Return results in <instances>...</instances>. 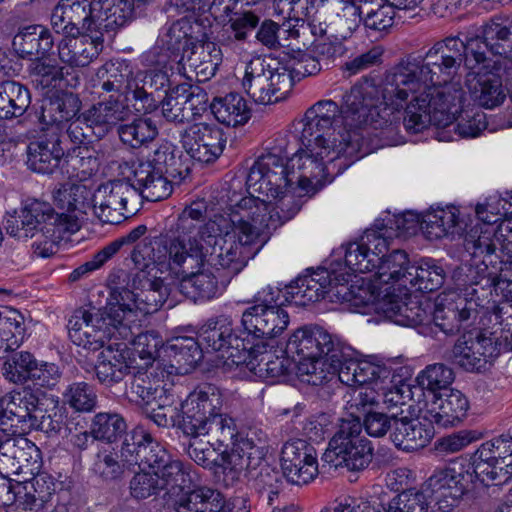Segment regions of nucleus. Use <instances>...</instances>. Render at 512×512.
Masks as SVG:
<instances>
[{
	"instance_id": "f257e3e1",
	"label": "nucleus",
	"mask_w": 512,
	"mask_h": 512,
	"mask_svg": "<svg viewBox=\"0 0 512 512\" xmlns=\"http://www.w3.org/2000/svg\"><path fill=\"white\" fill-rule=\"evenodd\" d=\"M468 56L465 38L449 36L437 41L423 57H407L386 72L380 82L382 99L408 132L451 123V109L464 96L454 77L462 63L466 66Z\"/></svg>"
},
{
	"instance_id": "f03ea898",
	"label": "nucleus",
	"mask_w": 512,
	"mask_h": 512,
	"mask_svg": "<svg viewBox=\"0 0 512 512\" xmlns=\"http://www.w3.org/2000/svg\"><path fill=\"white\" fill-rule=\"evenodd\" d=\"M209 391L195 389L181 402L183 432L193 438L207 436V444L221 449L232 441L230 452L221 453L222 468L232 479L246 469L258 466L267 452V434L258 428H249L235 434L234 420L216 409L221 397L213 386Z\"/></svg>"
},
{
	"instance_id": "7ed1b4c3",
	"label": "nucleus",
	"mask_w": 512,
	"mask_h": 512,
	"mask_svg": "<svg viewBox=\"0 0 512 512\" xmlns=\"http://www.w3.org/2000/svg\"><path fill=\"white\" fill-rule=\"evenodd\" d=\"M288 357H299L298 376H310L307 384H371V379L389 375L385 367L367 360L342 361L338 343L331 334L317 325L296 329L289 337L284 351Z\"/></svg>"
},
{
	"instance_id": "20e7f679",
	"label": "nucleus",
	"mask_w": 512,
	"mask_h": 512,
	"mask_svg": "<svg viewBox=\"0 0 512 512\" xmlns=\"http://www.w3.org/2000/svg\"><path fill=\"white\" fill-rule=\"evenodd\" d=\"M306 112L334 126L341 119L343 131L360 132L366 128L379 131L375 135L383 145L397 142L399 115L382 99L381 83L372 78L363 77L354 84L343 95L340 106L333 100H320Z\"/></svg>"
},
{
	"instance_id": "39448f33",
	"label": "nucleus",
	"mask_w": 512,
	"mask_h": 512,
	"mask_svg": "<svg viewBox=\"0 0 512 512\" xmlns=\"http://www.w3.org/2000/svg\"><path fill=\"white\" fill-rule=\"evenodd\" d=\"M121 455L128 466H144L154 471L168 500L189 488L191 477L188 468L180 460L172 458L143 426L135 427L126 435Z\"/></svg>"
},
{
	"instance_id": "423d86ee",
	"label": "nucleus",
	"mask_w": 512,
	"mask_h": 512,
	"mask_svg": "<svg viewBox=\"0 0 512 512\" xmlns=\"http://www.w3.org/2000/svg\"><path fill=\"white\" fill-rule=\"evenodd\" d=\"M280 290L267 286L254 296L253 305L245 309L241 317L243 333L249 345L251 357L267 351L268 341L279 337L288 328V312L278 304Z\"/></svg>"
},
{
	"instance_id": "0eeeda50",
	"label": "nucleus",
	"mask_w": 512,
	"mask_h": 512,
	"mask_svg": "<svg viewBox=\"0 0 512 512\" xmlns=\"http://www.w3.org/2000/svg\"><path fill=\"white\" fill-rule=\"evenodd\" d=\"M188 167L182 162V151L171 142L163 141L133 169V179L143 199L156 202L172 193L169 178L182 179Z\"/></svg>"
},
{
	"instance_id": "6e6552de",
	"label": "nucleus",
	"mask_w": 512,
	"mask_h": 512,
	"mask_svg": "<svg viewBox=\"0 0 512 512\" xmlns=\"http://www.w3.org/2000/svg\"><path fill=\"white\" fill-rule=\"evenodd\" d=\"M208 237L205 243L211 248L207 252L205 263L227 270L236 275L244 269L263 247L260 241L249 239L248 236L230 227V221L223 215H214L205 223Z\"/></svg>"
},
{
	"instance_id": "1a4fd4ad",
	"label": "nucleus",
	"mask_w": 512,
	"mask_h": 512,
	"mask_svg": "<svg viewBox=\"0 0 512 512\" xmlns=\"http://www.w3.org/2000/svg\"><path fill=\"white\" fill-rule=\"evenodd\" d=\"M109 300L102 309H77L69 319V336L77 345L97 350L111 340H127L133 332L119 323V311Z\"/></svg>"
},
{
	"instance_id": "9d476101",
	"label": "nucleus",
	"mask_w": 512,
	"mask_h": 512,
	"mask_svg": "<svg viewBox=\"0 0 512 512\" xmlns=\"http://www.w3.org/2000/svg\"><path fill=\"white\" fill-rule=\"evenodd\" d=\"M299 124L302 125L300 140L303 146L323 147L334 150L333 160L344 159L340 161L339 170H345L355 161L369 153V149L364 147V135L359 131H341L336 132L335 126L323 122V120L311 117L305 112L304 117Z\"/></svg>"
},
{
	"instance_id": "9b49d317",
	"label": "nucleus",
	"mask_w": 512,
	"mask_h": 512,
	"mask_svg": "<svg viewBox=\"0 0 512 512\" xmlns=\"http://www.w3.org/2000/svg\"><path fill=\"white\" fill-rule=\"evenodd\" d=\"M133 290L127 287H114L110 291V301L117 306L119 324L131 331V323L136 321V312L145 315L157 312L166 302L170 290L164 280L157 275L136 273Z\"/></svg>"
},
{
	"instance_id": "f8f14e48",
	"label": "nucleus",
	"mask_w": 512,
	"mask_h": 512,
	"mask_svg": "<svg viewBox=\"0 0 512 512\" xmlns=\"http://www.w3.org/2000/svg\"><path fill=\"white\" fill-rule=\"evenodd\" d=\"M177 239L171 238L167 233L155 237H146L136 244L131 252V260L138 270L137 273L157 275L158 272H171L176 275L189 273L196 269L193 260L196 255L193 253L187 257L181 250Z\"/></svg>"
},
{
	"instance_id": "ddd939ff",
	"label": "nucleus",
	"mask_w": 512,
	"mask_h": 512,
	"mask_svg": "<svg viewBox=\"0 0 512 512\" xmlns=\"http://www.w3.org/2000/svg\"><path fill=\"white\" fill-rule=\"evenodd\" d=\"M373 451L372 442L362 435L360 419L352 417L341 421L322 460L334 468L345 467L349 471H360L371 463Z\"/></svg>"
},
{
	"instance_id": "4468645a",
	"label": "nucleus",
	"mask_w": 512,
	"mask_h": 512,
	"mask_svg": "<svg viewBox=\"0 0 512 512\" xmlns=\"http://www.w3.org/2000/svg\"><path fill=\"white\" fill-rule=\"evenodd\" d=\"M465 40L469 53L468 69L478 65L483 69H495L500 65V58H512V21L492 19L482 25L478 33L465 35Z\"/></svg>"
},
{
	"instance_id": "2eb2a0df",
	"label": "nucleus",
	"mask_w": 512,
	"mask_h": 512,
	"mask_svg": "<svg viewBox=\"0 0 512 512\" xmlns=\"http://www.w3.org/2000/svg\"><path fill=\"white\" fill-rule=\"evenodd\" d=\"M242 87L256 103H276L290 93L293 76L287 67L272 68L264 59L256 57L245 67Z\"/></svg>"
},
{
	"instance_id": "dca6fc26",
	"label": "nucleus",
	"mask_w": 512,
	"mask_h": 512,
	"mask_svg": "<svg viewBox=\"0 0 512 512\" xmlns=\"http://www.w3.org/2000/svg\"><path fill=\"white\" fill-rule=\"evenodd\" d=\"M230 227L248 236L249 239L260 241L263 246L272 230L279 227V216L273 217L269 202L253 195L239 200L230 198Z\"/></svg>"
},
{
	"instance_id": "f3484780",
	"label": "nucleus",
	"mask_w": 512,
	"mask_h": 512,
	"mask_svg": "<svg viewBox=\"0 0 512 512\" xmlns=\"http://www.w3.org/2000/svg\"><path fill=\"white\" fill-rule=\"evenodd\" d=\"M142 197L138 185L119 179L100 185L92 195L95 215L107 224H120L134 215L136 202Z\"/></svg>"
},
{
	"instance_id": "a211bd4d",
	"label": "nucleus",
	"mask_w": 512,
	"mask_h": 512,
	"mask_svg": "<svg viewBox=\"0 0 512 512\" xmlns=\"http://www.w3.org/2000/svg\"><path fill=\"white\" fill-rule=\"evenodd\" d=\"M472 464L475 477L484 485H503L512 478V435L502 434L484 442L476 451Z\"/></svg>"
},
{
	"instance_id": "6ab92c4d",
	"label": "nucleus",
	"mask_w": 512,
	"mask_h": 512,
	"mask_svg": "<svg viewBox=\"0 0 512 512\" xmlns=\"http://www.w3.org/2000/svg\"><path fill=\"white\" fill-rule=\"evenodd\" d=\"M473 471L464 465H451L435 471L422 485L427 501L441 512H449L457 505L473 480Z\"/></svg>"
},
{
	"instance_id": "aec40b11",
	"label": "nucleus",
	"mask_w": 512,
	"mask_h": 512,
	"mask_svg": "<svg viewBox=\"0 0 512 512\" xmlns=\"http://www.w3.org/2000/svg\"><path fill=\"white\" fill-rule=\"evenodd\" d=\"M33 74L37 82L47 91L41 105V123L45 126V134L61 135L64 122V90L62 89L63 73L61 67L46 63H36Z\"/></svg>"
},
{
	"instance_id": "412c9836",
	"label": "nucleus",
	"mask_w": 512,
	"mask_h": 512,
	"mask_svg": "<svg viewBox=\"0 0 512 512\" xmlns=\"http://www.w3.org/2000/svg\"><path fill=\"white\" fill-rule=\"evenodd\" d=\"M334 150L323 147L303 146L289 159L290 181L292 187L297 185L305 189L313 180L316 182L331 181L330 174L336 170L339 174L344 170H339L340 161L344 159L333 160Z\"/></svg>"
},
{
	"instance_id": "4be33fe9",
	"label": "nucleus",
	"mask_w": 512,
	"mask_h": 512,
	"mask_svg": "<svg viewBox=\"0 0 512 512\" xmlns=\"http://www.w3.org/2000/svg\"><path fill=\"white\" fill-rule=\"evenodd\" d=\"M199 338L207 348L220 353L222 359L232 364L239 365L251 357L249 340L235 333L233 322L227 316L209 320L202 327Z\"/></svg>"
},
{
	"instance_id": "5701e85b",
	"label": "nucleus",
	"mask_w": 512,
	"mask_h": 512,
	"mask_svg": "<svg viewBox=\"0 0 512 512\" xmlns=\"http://www.w3.org/2000/svg\"><path fill=\"white\" fill-rule=\"evenodd\" d=\"M425 388L423 408L428 410L435 424L442 428L462 423L469 409L467 397L452 386H417Z\"/></svg>"
},
{
	"instance_id": "b1692460",
	"label": "nucleus",
	"mask_w": 512,
	"mask_h": 512,
	"mask_svg": "<svg viewBox=\"0 0 512 512\" xmlns=\"http://www.w3.org/2000/svg\"><path fill=\"white\" fill-rule=\"evenodd\" d=\"M289 160L274 153L261 155L249 170L246 184L249 189L267 197H277L284 188H292Z\"/></svg>"
},
{
	"instance_id": "393cba45",
	"label": "nucleus",
	"mask_w": 512,
	"mask_h": 512,
	"mask_svg": "<svg viewBox=\"0 0 512 512\" xmlns=\"http://www.w3.org/2000/svg\"><path fill=\"white\" fill-rule=\"evenodd\" d=\"M180 142L192 159L200 163H212L222 155L227 139L217 124L198 122L180 133Z\"/></svg>"
},
{
	"instance_id": "a878e982",
	"label": "nucleus",
	"mask_w": 512,
	"mask_h": 512,
	"mask_svg": "<svg viewBox=\"0 0 512 512\" xmlns=\"http://www.w3.org/2000/svg\"><path fill=\"white\" fill-rule=\"evenodd\" d=\"M484 205L476 207V215L483 222L476 225L467 234V246L474 254H483V251L512 252V218L502 221L495 229L491 226L497 222L496 215L485 216Z\"/></svg>"
},
{
	"instance_id": "bb28decb",
	"label": "nucleus",
	"mask_w": 512,
	"mask_h": 512,
	"mask_svg": "<svg viewBox=\"0 0 512 512\" xmlns=\"http://www.w3.org/2000/svg\"><path fill=\"white\" fill-rule=\"evenodd\" d=\"M499 354L498 344L491 335L479 330L465 332L453 347V357L467 371L481 372Z\"/></svg>"
},
{
	"instance_id": "cd10ccee",
	"label": "nucleus",
	"mask_w": 512,
	"mask_h": 512,
	"mask_svg": "<svg viewBox=\"0 0 512 512\" xmlns=\"http://www.w3.org/2000/svg\"><path fill=\"white\" fill-rule=\"evenodd\" d=\"M281 467L288 482L296 485L309 483L318 474L314 447L303 439L286 442L281 451Z\"/></svg>"
},
{
	"instance_id": "c85d7f7f",
	"label": "nucleus",
	"mask_w": 512,
	"mask_h": 512,
	"mask_svg": "<svg viewBox=\"0 0 512 512\" xmlns=\"http://www.w3.org/2000/svg\"><path fill=\"white\" fill-rule=\"evenodd\" d=\"M24 435H0V471L7 475L23 472L33 474L39 468L40 450Z\"/></svg>"
},
{
	"instance_id": "c756f323",
	"label": "nucleus",
	"mask_w": 512,
	"mask_h": 512,
	"mask_svg": "<svg viewBox=\"0 0 512 512\" xmlns=\"http://www.w3.org/2000/svg\"><path fill=\"white\" fill-rule=\"evenodd\" d=\"M408 292L405 290L404 297H398L391 293L386 294L378 302L377 309L398 325L416 327L430 324L432 303L421 302Z\"/></svg>"
},
{
	"instance_id": "7c9ffc66",
	"label": "nucleus",
	"mask_w": 512,
	"mask_h": 512,
	"mask_svg": "<svg viewBox=\"0 0 512 512\" xmlns=\"http://www.w3.org/2000/svg\"><path fill=\"white\" fill-rule=\"evenodd\" d=\"M333 279L325 269L318 270L312 274L298 277L294 282L285 287L287 299L290 298L298 306H306L324 298L328 292L331 282L344 284L349 281L350 273L337 274L333 271Z\"/></svg>"
},
{
	"instance_id": "2f4dec72",
	"label": "nucleus",
	"mask_w": 512,
	"mask_h": 512,
	"mask_svg": "<svg viewBox=\"0 0 512 512\" xmlns=\"http://www.w3.org/2000/svg\"><path fill=\"white\" fill-rule=\"evenodd\" d=\"M3 375L6 380L17 383L27 381H58L61 377L59 367L54 363L38 365L34 356L29 352H20L12 355L3 364Z\"/></svg>"
},
{
	"instance_id": "473e14b6",
	"label": "nucleus",
	"mask_w": 512,
	"mask_h": 512,
	"mask_svg": "<svg viewBox=\"0 0 512 512\" xmlns=\"http://www.w3.org/2000/svg\"><path fill=\"white\" fill-rule=\"evenodd\" d=\"M470 304L456 293L440 295L432 304L430 323L433 322L445 334H454L474 312Z\"/></svg>"
},
{
	"instance_id": "72a5a7b5",
	"label": "nucleus",
	"mask_w": 512,
	"mask_h": 512,
	"mask_svg": "<svg viewBox=\"0 0 512 512\" xmlns=\"http://www.w3.org/2000/svg\"><path fill=\"white\" fill-rule=\"evenodd\" d=\"M434 421L430 418L394 419L393 430L390 434L392 442L398 449L414 451L426 447L435 435Z\"/></svg>"
},
{
	"instance_id": "f704fd0d",
	"label": "nucleus",
	"mask_w": 512,
	"mask_h": 512,
	"mask_svg": "<svg viewBox=\"0 0 512 512\" xmlns=\"http://www.w3.org/2000/svg\"><path fill=\"white\" fill-rule=\"evenodd\" d=\"M54 475L42 472L29 480L17 482L20 501L28 510H39L52 500L57 491L63 489V482L59 480L61 472L53 470Z\"/></svg>"
},
{
	"instance_id": "c9c22d12",
	"label": "nucleus",
	"mask_w": 512,
	"mask_h": 512,
	"mask_svg": "<svg viewBox=\"0 0 512 512\" xmlns=\"http://www.w3.org/2000/svg\"><path fill=\"white\" fill-rule=\"evenodd\" d=\"M466 227L460 210L453 205L432 208L422 214L421 230L429 239L461 236Z\"/></svg>"
},
{
	"instance_id": "e433bc0d",
	"label": "nucleus",
	"mask_w": 512,
	"mask_h": 512,
	"mask_svg": "<svg viewBox=\"0 0 512 512\" xmlns=\"http://www.w3.org/2000/svg\"><path fill=\"white\" fill-rule=\"evenodd\" d=\"M64 149L61 135L45 134L42 141L31 142L27 147V166L41 174H53L60 169Z\"/></svg>"
},
{
	"instance_id": "4c0bfd02",
	"label": "nucleus",
	"mask_w": 512,
	"mask_h": 512,
	"mask_svg": "<svg viewBox=\"0 0 512 512\" xmlns=\"http://www.w3.org/2000/svg\"><path fill=\"white\" fill-rule=\"evenodd\" d=\"M466 87L472 100L487 109L501 105L506 97L501 77L492 70L469 73Z\"/></svg>"
},
{
	"instance_id": "58836bf2",
	"label": "nucleus",
	"mask_w": 512,
	"mask_h": 512,
	"mask_svg": "<svg viewBox=\"0 0 512 512\" xmlns=\"http://www.w3.org/2000/svg\"><path fill=\"white\" fill-rule=\"evenodd\" d=\"M167 234L171 238L177 239L183 246V249L180 250L185 256L191 257L192 253L196 255V259L193 260V266L196 269L204 266L207 252L197 236L200 235L204 241L207 239L208 232L205 230V224L201 226V223L179 215L175 227L170 229Z\"/></svg>"
},
{
	"instance_id": "ea45409f",
	"label": "nucleus",
	"mask_w": 512,
	"mask_h": 512,
	"mask_svg": "<svg viewBox=\"0 0 512 512\" xmlns=\"http://www.w3.org/2000/svg\"><path fill=\"white\" fill-rule=\"evenodd\" d=\"M176 512H225L224 496L216 489L200 486L167 500Z\"/></svg>"
},
{
	"instance_id": "a19ab883",
	"label": "nucleus",
	"mask_w": 512,
	"mask_h": 512,
	"mask_svg": "<svg viewBox=\"0 0 512 512\" xmlns=\"http://www.w3.org/2000/svg\"><path fill=\"white\" fill-rule=\"evenodd\" d=\"M129 113V107L111 95L108 100L99 102L84 112L83 119L90 122L97 137H103L119 122L124 121Z\"/></svg>"
},
{
	"instance_id": "79ce46f5",
	"label": "nucleus",
	"mask_w": 512,
	"mask_h": 512,
	"mask_svg": "<svg viewBox=\"0 0 512 512\" xmlns=\"http://www.w3.org/2000/svg\"><path fill=\"white\" fill-rule=\"evenodd\" d=\"M465 250L471 255V262L465 273V285L479 286L481 290L491 289L497 285L496 265L499 256L497 251H483V254H474L467 246V235L464 240Z\"/></svg>"
},
{
	"instance_id": "37998d69",
	"label": "nucleus",
	"mask_w": 512,
	"mask_h": 512,
	"mask_svg": "<svg viewBox=\"0 0 512 512\" xmlns=\"http://www.w3.org/2000/svg\"><path fill=\"white\" fill-rule=\"evenodd\" d=\"M414 263H411L406 251L402 249H393L388 252L386 256H382V260L376 264L375 267V280L380 284L398 285L408 291V273H412L411 268Z\"/></svg>"
},
{
	"instance_id": "c03bdc74",
	"label": "nucleus",
	"mask_w": 512,
	"mask_h": 512,
	"mask_svg": "<svg viewBox=\"0 0 512 512\" xmlns=\"http://www.w3.org/2000/svg\"><path fill=\"white\" fill-rule=\"evenodd\" d=\"M163 352L169 362L176 366L175 375L190 373L203 357L200 343L187 336L173 338L163 347Z\"/></svg>"
},
{
	"instance_id": "a18cd8bd",
	"label": "nucleus",
	"mask_w": 512,
	"mask_h": 512,
	"mask_svg": "<svg viewBox=\"0 0 512 512\" xmlns=\"http://www.w3.org/2000/svg\"><path fill=\"white\" fill-rule=\"evenodd\" d=\"M94 31L112 32L132 17L131 0H95Z\"/></svg>"
},
{
	"instance_id": "49530a36",
	"label": "nucleus",
	"mask_w": 512,
	"mask_h": 512,
	"mask_svg": "<svg viewBox=\"0 0 512 512\" xmlns=\"http://www.w3.org/2000/svg\"><path fill=\"white\" fill-rule=\"evenodd\" d=\"M222 62V53L219 47L208 42L192 49L187 55H182L179 63L195 72L199 82L211 79Z\"/></svg>"
},
{
	"instance_id": "de8ad7c7",
	"label": "nucleus",
	"mask_w": 512,
	"mask_h": 512,
	"mask_svg": "<svg viewBox=\"0 0 512 512\" xmlns=\"http://www.w3.org/2000/svg\"><path fill=\"white\" fill-rule=\"evenodd\" d=\"M193 269L183 275L179 282V291L186 298L197 301H208L218 297L222 293V288L215 275L209 271H199Z\"/></svg>"
},
{
	"instance_id": "09e8293b",
	"label": "nucleus",
	"mask_w": 512,
	"mask_h": 512,
	"mask_svg": "<svg viewBox=\"0 0 512 512\" xmlns=\"http://www.w3.org/2000/svg\"><path fill=\"white\" fill-rule=\"evenodd\" d=\"M13 48L21 58L40 60L52 48L51 35L42 26H28L13 39ZM37 63H40L37 61ZM33 63V65H35ZM34 66H32L33 68Z\"/></svg>"
},
{
	"instance_id": "8fccbe9b",
	"label": "nucleus",
	"mask_w": 512,
	"mask_h": 512,
	"mask_svg": "<svg viewBox=\"0 0 512 512\" xmlns=\"http://www.w3.org/2000/svg\"><path fill=\"white\" fill-rule=\"evenodd\" d=\"M130 340H132L131 355L129 361L123 366L127 376L141 374L142 365L155 361L159 348L164 347L162 338L155 331L140 333L133 339L131 336L126 341Z\"/></svg>"
},
{
	"instance_id": "3c124183",
	"label": "nucleus",
	"mask_w": 512,
	"mask_h": 512,
	"mask_svg": "<svg viewBox=\"0 0 512 512\" xmlns=\"http://www.w3.org/2000/svg\"><path fill=\"white\" fill-rule=\"evenodd\" d=\"M200 24L189 17H182L171 24L162 38L163 44L172 54L187 55L196 46Z\"/></svg>"
},
{
	"instance_id": "603ef678",
	"label": "nucleus",
	"mask_w": 512,
	"mask_h": 512,
	"mask_svg": "<svg viewBox=\"0 0 512 512\" xmlns=\"http://www.w3.org/2000/svg\"><path fill=\"white\" fill-rule=\"evenodd\" d=\"M210 109L219 123L231 127L245 124L251 116L246 100L234 92L214 98Z\"/></svg>"
},
{
	"instance_id": "864d4df0",
	"label": "nucleus",
	"mask_w": 512,
	"mask_h": 512,
	"mask_svg": "<svg viewBox=\"0 0 512 512\" xmlns=\"http://www.w3.org/2000/svg\"><path fill=\"white\" fill-rule=\"evenodd\" d=\"M63 215L55 213L48 203L38 200L31 201L22 208L19 216L22 229H24V238L33 237L37 231L42 232L41 228L45 226L52 227L64 221Z\"/></svg>"
},
{
	"instance_id": "5fc2aeb1",
	"label": "nucleus",
	"mask_w": 512,
	"mask_h": 512,
	"mask_svg": "<svg viewBox=\"0 0 512 512\" xmlns=\"http://www.w3.org/2000/svg\"><path fill=\"white\" fill-rule=\"evenodd\" d=\"M31 103L29 89L13 80L0 82V119L22 116Z\"/></svg>"
},
{
	"instance_id": "6e6d98bb",
	"label": "nucleus",
	"mask_w": 512,
	"mask_h": 512,
	"mask_svg": "<svg viewBox=\"0 0 512 512\" xmlns=\"http://www.w3.org/2000/svg\"><path fill=\"white\" fill-rule=\"evenodd\" d=\"M408 273V291L415 288L421 292H432L442 287L445 281V271L439 263L432 258H423L414 263Z\"/></svg>"
},
{
	"instance_id": "4d7b16f0",
	"label": "nucleus",
	"mask_w": 512,
	"mask_h": 512,
	"mask_svg": "<svg viewBox=\"0 0 512 512\" xmlns=\"http://www.w3.org/2000/svg\"><path fill=\"white\" fill-rule=\"evenodd\" d=\"M89 130H93V127L90 125V122L84 121L83 113L78 115L75 119H71L66 129V134H68L73 143V147L69 148L66 153V166L72 168V172H70L69 169L66 170L69 177L79 176L75 171L78 165L82 164L87 157L86 154L89 152V148L83 145L88 137L87 132Z\"/></svg>"
},
{
	"instance_id": "13d9d810",
	"label": "nucleus",
	"mask_w": 512,
	"mask_h": 512,
	"mask_svg": "<svg viewBox=\"0 0 512 512\" xmlns=\"http://www.w3.org/2000/svg\"><path fill=\"white\" fill-rule=\"evenodd\" d=\"M264 459V457L262 458ZM260 464L250 469H246L251 475L253 486L258 493L267 499L269 505L274 504V499L278 498L284 485V471H279L267 464Z\"/></svg>"
},
{
	"instance_id": "bf43d9fd",
	"label": "nucleus",
	"mask_w": 512,
	"mask_h": 512,
	"mask_svg": "<svg viewBox=\"0 0 512 512\" xmlns=\"http://www.w3.org/2000/svg\"><path fill=\"white\" fill-rule=\"evenodd\" d=\"M0 404L15 412L18 418H22V421L33 423L36 427L38 422L37 412H41V409L39 408V398L30 386H23L20 390H14L0 397Z\"/></svg>"
},
{
	"instance_id": "052dcab7",
	"label": "nucleus",
	"mask_w": 512,
	"mask_h": 512,
	"mask_svg": "<svg viewBox=\"0 0 512 512\" xmlns=\"http://www.w3.org/2000/svg\"><path fill=\"white\" fill-rule=\"evenodd\" d=\"M299 36V30L290 23L278 25L272 20L263 21L256 33V39L273 50L289 48Z\"/></svg>"
},
{
	"instance_id": "680f3d73",
	"label": "nucleus",
	"mask_w": 512,
	"mask_h": 512,
	"mask_svg": "<svg viewBox=\"0 0 512 512\" xmlns=\"http://www.w3.org/2000/svg\"><path fill=\"white\" fill-rule=\"evenodd\" d=\"M117 132L124 144L136 149L153 141L158 135V128L151 118L137 117L119 125Z\"/></svg>"
},
{
	"instance_id": "e2e57ef3",
	"label": "nucleus",
	"mask_w": 512,
	"mask_h": 512,
	"mask_svg": "<svg viewBox=\"0 0 512 512\" xmlns=\"http://www.w3.org/2000/svg\"><path fill=\"white\" fill-rule=\"evenodd\" d=\"M95 0H66V33L79 35L94 31Z\"/></svg>"
},
{
	"instance_id": "0e129e2a",
	"label": "nucleus",
	"mask_w": 512,
	"mask_h": 512,
	"mask_svg": "<svg viewBox=\"0 0 512 512\" xmlns=\"http://www.w3.org/2000/svg\"><path fill=\"white\" fill-rule=\"evenodd\" d=\"M124 396L139 406H172L175 396L172 388L166 386H126Z\"/></svg>"
},
{
	"instance_id": "69168bd1",
	"label": "nucleus",
	"mask_w": 512,
	"mask_h": 512,
	"mask_svg": "<svg viewBox=\"0 0 512 512\" xmlns=\"http://www.w3.org/2000/svg\"><path fill=\"white\" fill-rule=\"evenodd\" d=\"M124 396L139 406H172L175 396L172 388L166 386H126Z\"/></svg>"
},
{
	"instance_id": "338daca9",
	"label": "nucleus",
	"mask_w": 512,
	"mask_h": 512,
	"mask_svg": "<svg viewBox=\"0 0 512 512\" xmlns=\"http://www.w3.org/2000/svg\"><path fill=\"white\" fill-rule=\"evenodd\" d=\"M91 193L82 184H72L69 189V201L66 206V232H77L82 225L86 209L89 208Z\"/></svg>"
},
{
	"instance_id": "774afa93",
	"label": "nucleus",
	"mask_w": 512,
	"mask_h": 512,
	"mask_svg": "<svg viewBox=\"0 0 512 512\" xmlns=\"http://www.w3.org/2000/svg\"><path fill=\"white\" fill-rule=\"evenodd\" d=\"M336 10L331 29L337 37L348 39L363 23V10L349 0H341Z\"/></svg>"
}]
</instances>
